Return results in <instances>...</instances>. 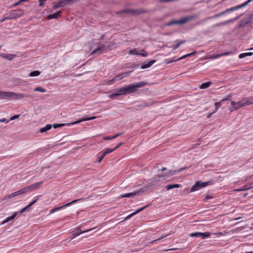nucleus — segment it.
<instances>
[{
    "label": "nucleus",
    "instance_id": "1a4fd4ad",
    "mask_svg": "<svg viewBox=\"0 0 253 253\" xmlns=\"http://www.w3.org/2000/svg\"><path fill=\"white\" fill-rule=\"evenodd\" d=\"M145 10L143 9H125L121 11H119L117 12L118 14H121L123 13H131L133 15L139 14L142 13H144Z\"/></svg>",
    "mask_w": 253,
    "mask_h": 253
},
{
    "label": "nucleus",
    "instance_id": "6e6552de",
    "mask_svg": "<svg viewBox=\"0 0 253 253\" xmlns=\"http://www.w3.org/2000/svg\"><path fill=\"white\" fill-rule=\"evenodd\" d=\"M235 106V110H238L239 108L244 107L246 105H250L253 103V97L250 98H244L242 100L238 101L236 103Z\"/></svg>",
    "mask_w": 253,
    "mask_h": 253
},
{
    "label": "nucleus",
    "instance_id": "69168bd1",
    "mask_svg": "<svg viewBox=\"0 0 253 253\" xmlns=\"http://www.w3.org/2000/svg\"><path fill=\"white\" fill-rule=\"evenodd\" d=\"M21 2V1H19L18 2H16V3H14L13 5H12V6L13 7H14V6H16L17 5H18V4H19Z\"/></svg>",
    "mask_w": 253,
    "mask_h": 253
},
{
    "label": "nucleus",
    "instance_id": "ea45409f",
    "mask_svg": "<svg viewBox=\"0 0 253 253\" xmlns=\"http://www.w3.org/2000/svg\"><path fill=\"white\" fill-rule=\"evenodd\" d=\"M232 97V94H228L227 97H226L225 98H223L222 99H221V101H225L226 100H230L231 99Z\"/></svg>",
    "mask_w": 253,
    "mask_h": 253
},
{
    "label": "nucleus",
    "instance_id": "49530a36",
    "mask_svg": "<svg viewBox=\"0 0 253 253\" xmlns=\"http://www.w3.org/2000/svg\"><path fill=\"white\" fill-rule=\"evenodd\" d=\"M30 207V205H28L27 206H26L25 207H24V208H23L21 210V211H20V213H23L27 209H28V208H29Z\"/></svg>",
    "mask_w": 253,
    "mask_h": 253
},
{
    "label": "nucleus",
    "instance_id": "6ab92c4d",
    "mask_svg": "<svg viewBox=\"0 0 253 253\" xmlns=\"http://www.w3.org/2000/svg\"><path fill=\"white\" fill-rule=\"evenodd\" d=\"M139 193V191H136L133 192L124 194L121 195V198H133L135 195Z\"/></svg>",
    "mask_w": 253,
    "mask_h": 253
},
{
    "label": "nucleus",
    "instance_id": "2f4dec72",
    "mask_svg": "<svg viewBox=\"0 0 253 253\" xmlns=\"http://www.w3.org/2000/svg\"><path fill=\"white\" fill-rule=\"evenodd\" d=\"M211 84V82H208L206 83H204L201 84V85L200 86V89H205L208 87H209Z\"/></svg>",
    "mask_w": 253,
    "mask_h": 253
},
{
    "label": "nucleus",
    "instance_id": "680f3d73",
    "mask_svg": "<svg viewBox=\"0 0 253 253\" xmlns=\"http://www.w3.org/2000/svg\"><path fill=\"white\" fill-rule=\"evenodd\" d=\"M236 103L237 102H235V101H232L231 103V105L234 107V110H235V106L237 104Z\"/></svg>",
    "mask_w": 253,
    "mask_h": 253
},
{
    "label": "nucleus",
    "instance_id": "13d9d810",
    "mask_svg": "<svg viewBox=\"0 0 253 253\" xmlns=\"http://www.w3.org/2000/svg\"><path fill=\"white\" fill-rule=\"evenodd\" d=\"M136 213L135 212L131 213L130 214H129V215H128L126 218V219H129L130 218V217H131L132 216H133V215H135Z\"/></svg>",
    "mask_w": 253,
    "mask_h": 253
},
{
    "label": "nucleus",
    "instance_id": "9d476101",
    "mask_svg": "<svg viewBox=\"0 0 253 253\" xmlns=\"http://www.w3.org/2000/svg\"><path fill=\"white\" fill-rule=\"evenodd\" d=\"M210 235L209 232H194L191 233L190 236L191 237L200 238L202 239H204L209 237Z\"/></svg>",
    "mask_w": 253,
    "mask_h": 253
},
{
    "label": "nucleus",
    "instance_id": "79ce46f5",
    "mask_svg": "<svg viewBox=\"0 0 253 253\" xmlns=\"http://www.w3.org/2000/svg\"><path fill=\"white\" fill-rule=\"evenodd\" d=\"M41 195L38 196L36 199L34 200L32 202H31L29 205H30V207L35 204L39 199V198L41 197Z\"/></svg>",
    "mask_w": 253,
    "mask_h": 253
},
{
    "label": "nucleus",
    "instance_id": "5fc2aeb1",
    "mask_svg": "<svg viewBox=\"0 0 253 253\" xmlns=\"http://www.w3.org/2000/svg\"><path fill=\"white\" fill-rule=\"evenodd\" d=\"M114 139V138H113V136H105L103 138L104 140H112V139Z\"/></svg>",
    "mask_w": 253,
    "mask_h": 253
},
{
    "label": "nucleus",
    "instance_id": "864d4df0",
    "mask_svg": "<svg viewBox=\"0 0 253 253\" xmlns=\"http://www.w3.org/2000/svg\"><path fill=\"white\" fill-rule=\"evenodd\" d=\"M212 198V196L207 195L205 196L204 201H207V200L211 199Z\"/></svg>",
    "mask_w": 253,
    "mask_h": 253
},
{
    "label": "nucleus",
    "instance_id": "0e129e2a",
    "mask_svg": "<svg viewBox=\"0 0 253 253\" xmlns=\"http://www.w3.org/2000/svg\"><path fill=\"white\" fill-rule=\"evenodd\" d=\"M187 57H188V54H187L184 55V56H182L181 57L179 58L178 60H181V59H184Z\"/></svg>",
    "mask_w": 253,
    "mask_h": 253
},
{
    "label": "nucleus",
    "instance_id": "de8ad7c7",
    "mask_svg": "<svg viewBox=\"0 0 253 253\" xmlns=\"http://www.w3.org/2000/svg\"><path fill=\"white\" fill-rule=\"evenodd\" d=\"M229 52H225L223 54H217L215 57L214 58H218L221 56H223V55H229Z\"/></svg>",
    "mask_w": 253,
    "mask_h": 253
},
{
    "label": "nucleus",
    "instance_id": "f704fd0d",
    "mask_svg": "<svg viewBox=\"0 0 253 253\" xmlns=\"http://www.w3.org/2000/svg\"><path fill=\"white\" fill-rule=\"evenodd\" d=\"M223 101H221V100L219 102H216L214 103V106H215V110L213 111V113H215L218 109L221 106L222 104L221 103Z\"/></svg>",
    "mask_w": 253,
    "mask_h": 253
},
{
    "label": "nucleus",
    "instance_id": "c9c22d12",
    "mask_svg": "<svg viewBox=\"0 0 253 253\" xmlns=\"http://www.w3.org/2000/svg\"><path fill=\"white\" fill-rule=\"evenodd\" d=\"M123 95L121 92H119L118 91V92L117 93H114L111 94L109 95V98H114L117 96H119V95Z\"/></svg>",
    "mask_w": 253,
    "mask_h": 253
},
{
    "label": "nucleus",
    "instance_id": "cd10ccee",
    "mask_svg": "<svg viewBox=\"0 0 253 253\" xmlns=\"http://www.w3.org/2000/svg\"><path fill=\"white\" fill-rule=\"evenodd\" d=\"M8 92L7 91H2L0 90V99L8 100Z\"/></svg>",
    "mask_w": 253,
    "mask_h": 253
},
{
    "label": "nucleus",
    "instance_id": "aec40b11",
    "mask_svg": "<svg viewBox=\"0 0 253 253\" xmlns=\"http://www.w3.org/2000/svg\"><path fill=\"white\" fill-rule=\"evenodd\" d=\"M242 15V14H240V15L237 16L236 18H235L234 19H230V20H227L226 21H224V22H221L219 23H217L216 24L215 26H220L225 25L230 22H233L234 21L237 20Z\"/></svg>",
    "mask_w": 253,
    "mask_h": 253
},
{
    "label": "nucleus",
    "instance_id": "e2e57ef3",
    "mask_svg": "<svg viewBox=\"0 0 253 253\" xmlns=\"http://www.w3.org/2000/svg\"><path fill=\"white\" fill-rule=\"evenodd\" d=\"M245 53V55H246V56H251L253 54V52H246V53Z\"/></svg>",
    "mask_w": 253,
    "mask_h": 253
},
{
    "label": "nucleus",
    "instance_id": "7c9ffc66",
    "mask_svg": "<svg viewBox=\"0 0 253 253\" xmlns=\"http://www.w3.org/2000/svg\"><path fill=\"white\" fill-rule=\"evenodd\" d=\"M186 42L185 40H181L177 42V43L172 46L173 50L177 49L182 44Z\"/></svg>",
    "mask_w": 253,
    "mask_h": 253
},
{
    "label": "nucleus",
    "instance_id": "a19ab883",
    "mask_svg": "<svg viewBox=\"0 0 253 253\" xmlns=\"http://www.w3.org/2000/svg\"><path fill=\"white\" fill-rule=\"evenodd\" d=\"M223 15V12L222 11V12H220V13H217V14H216L214 15V16H213L212 17H209V18H208V19H211V18H217V17H219V16H222V15Z\"/></svg>",
    "mask_w": 253,
    "mask_h": 253
},
{
    "label": "nucleus",
    "instance_id": "4d7b16f0",
    "mask_svg": "<svg viewBox=\"0 0 253 253\" xmlns=\"http://www.w3.org/2000/svg\"><path fill=\"white\" fill-rule=\"evenodd\" d=\"M136 213L135 212L131 213L130 214H129V215H128L126 218V219H129L130 218V217H131L132 216H133V215H135Z\"/></svg>",
    "mask_w": 253,
    "mask_h": 253
},
{
    "label": "nucleus",
    "instance_id": "a18cd8bd",
    "mask_svg": "<svg viewBox=\"0 0 253 253\" xmlns=\"http://www.w3.org/2000/svg\"><path fill=\"white\" fill-rule=\"evenodd\" d=\"M167 236H168L167 235H165V236H163L161 237L160 238L157 239H156V240H154V241H152V242H151V243H152V244H154V243H156V242H157L158 241H159V240H161V239H163L164 238H165V237H167Z\"/></svg>",
    "mask_w": 253,
    "mask_h": 253
},
{
    "label": "nucleus",
    "instance_id": "338daca9",
    "mask_svg": "<svg viewBox=\"0 0 253 253\" xmlns=\"http://www.w3.org/2000/svg\"><path fill=\"white\" fill-rule=\"evenodd\" d=\"M214 113L213 112L212 113H210L207 115V118H210L212 114H213Z\"/></svg>",
    "mask_w": 253,
    "mask_h": 253
},
{
    "label": "nucleus",
    "instance_id": "412c9836",
    "mask_svg": "<svg viewBox=\"0 0 253 253\" xmlns=\"http://www.w3.org/2000/svg\"><path fill=\"white\" fill-rule=\"evenodd\" d=\"M22 194H23L22 192L21 191V189H20L17 191H16V192H13L9 195L6 196L5 198L6 199H10V198H13L14 197H16V196H19L20 195H22Z\"/></svg>",
    "mask_w": 253,
    "mask_h": 253
},
{
    "label": "nucleus",
    "instance_id": "72a5a7b5",
    "mask_svg": "<svg viewBox=\"0 0 253 253\" xmlns=\"http://www.w3.org/2000/svg\"><path fill=\"white\" fill-rule=\"evenodd\" d=\"M252 187H253V184H250V186H248V185H246V186H245L244 188H243V189H236L235 191H237V192H240V191H241L249 190V189H251Z\"/></svg>",
    "mask_w": 253,
    "mask_h": 253
},
{
    "label": "nucleus",
    "instance_id": "a878e982",
    "mask_svg": "<svg viewBox=\"0 0 253 253\" xmlns=\"http://www.w3.org/2000/svg\"><path fill=\"white\" fill-rule=\"evenodd\" d=\"M180 187H181V185L180 184H169V185L166 186L165 188L167 190H169L173 188H179Z\"/></svg>",
    "mask_w": 253,
    "mask_h": 253
},
{
    "label": "nucleus",
    "instance_id": "393cba45",
    "mask_svg": "<svg viewBox=\"0 0 253 253\" xmlns=\"http://www.w3.org/2000/svg\"><path fill=\"white\" fill-rule=\"evenodd\" d=\"M238 9H239V8L238 6L237 5V6L228 8V9L223 11L222 12H223V15H224V14H225L227 13H229L231 12H233V11H234L238 10Z\"/></svg>",
    "mask_w": 253,
    "mask_h": 253
},
{
    "label": "nucleus",
    "instance_id": "5701e85b",
    "mask_svg": "<svg viewBox=\"0 0 253 253\" xmlns=\"http://www.w3.org/2000/svg\"><path fill=\"white\" fill-rule=\"evenodd\" d=\"M16 215H17L16 212L14 213L11 216L7 217L5 220H4L3 221H2L1 222V223L0 224V225H3L6 223L8 222L9 221L13 220L14 219V218L16 217Z\"/></svg>",
    "mask_w": 253,
    "mask_h": 253
},
{
    "label": "nucleus",
    "instance_id": "4be33fe9",
    "mask_svg": "<svg viewBox=\"0 0 253 253\" xmlns=\"http://www.w3.org/2000/svg\"><path fill=\"white\" fill-rule=\"evenodd\" d=\"M61 13V11L59 10L56 13L48 15L47 18L48 19H57L60 16Z\"/></svg>",
    "mask_w": 253,
    "mask_h": 253
},
{
    "label": "nucleus",
    "instance_id": "39448f33",
    "mask_svg": "<svg viewBox=\"0 0 253 253\" xmlns=\"http://www.w3.org/2000/svg\"><path fill=\"white\" fill-rule=\"evenodd\" d=\"M211 184H212V182L211 181L202 182L200 181H197L195 182V184L191 187L190 192H193L198 191Z\"/></svg>",
    "mask_w": 253,
    "mask_h": 253
},
{
    "label": "nucleus",
    "instance_id": "3c124183",
    "mask_svg": "<svg viewBox=\"0 0 253 253\" xmlns=\"http://www.w3.org/2000/svg\"><path fill=\"white\" fill-rule=\"evenodd\" d=\"M147 206H144L143 207L140 208L139 209H138L136 211H135V213L136 214V213L141 211H142L144 210L146 207H147Z\"/></svg>",
    "mask_w": 253,
    "mask_h": 253
},
{
    "label": "nucleus",
    "instance_id": "f03ea898",
    "mask_svg": "<svg viewBox=\"0 0 253 253\" xmlns=\"http://www.w3.org/2000/svg\"><path fill=\"white\" fill-rule=\"evenodd\" d=\"M8 100H22L24 98H32L34 97V94H25L23 93H17L15 92H8Z\"/></svg>",
    "mask_w": 253,
    "mask_h": 253
},
{
    "label": "nucleus",
    "instance_id": "b1692460",
    "mask_svg": "<svg viewBox=\"0 0 253 253\" xmlns=\"http://www.w3.org/2000/svg\"><path fill=\"white\" fill-rule=\"evenodd\" d=\"M1 56L3 58L11 61L17 56L15 54L2 53Z\"/></svg>",
    "mask_w": 253,
    "mask_h": 253
},
{
    "label": "nucleus",
    "instance_id": "c03bdc74",
    "mask_svg": "<svg viewBox=\"0 0 253 253\" xmlns=\"http://www.w3.org/2000/svg\"><path fill=\"white\" fill-rule=\"evenodd\" d=\"M141 51L143 52V53H140L139 55H141L142 57H147L148 55V53L145 51L144 49H142Z\"/></svg>",
    "mask_w": 253,
    "mask_h": 253
},
{
    "label": "nucleus",
    "instance_id": "774afa93",
    "mask_svg": "<svg viewBox=\"0 0 253 253\" xmlns=\"http://www.w3.org/2000/svg\"><path fill=\"white\" fill-rule=\"evenodd\" d=\"M55 211V210L54 209V208L51 209L50 211V213H54Z\"/></svg>",
    "mask_w": 253,
    "mask_h": 253
},
{
    "label": "nucleus",
    "instance_id": "7ed1b4c3",
    "mask_svg": "<svg viewBox=\"0 0 253 253\" xmlns=\"http://www.w3.org/2000/svg\"><path fill=\"white\" fill-rule=\"evenodd\" d=\"M96 118L97 117L96 116H93V117H88V118H82L79 119L78 121H75V122H71V123H67V124H54L52 126L54 128H57L59 127H61V126H69L70 125H74L75 124H79L82 122H84V121H87L94 120V119H96Z\"/></svg>",
    "mask_w": 253,
    "mask_h": 253
},
{
    "label": "nucleus",
    "instance_id": "dca6fc26",
    "mask_svg": "<svg viewBox=\"0 0 253 253\" xmlns=\"http://www.w3.org/2000/svg\"><path fill=\"white\" fill-rule=\"evenodd\" d=\"M253 20V14H251L246 19H244L241 21L240 26L243 27L246 25L250 23L252 20Z\"/></svg>",
    "mask_w": 253,
    "mask_h": 253
},
{
    "label": "nucleus",
    "instance_id": "4c0bfd02",
    "mask_svg": "<svg viewBox=\"0 0 253 253\" xmlns=\"http://www.w3.org/2000/svg\"><path fill=\"white\" fill-rule=\"evenodd\" d=\"M41 72L39 71L36 70L32 71L30 73V77H36L40 75Z\"/></svg>",
    "mask_w": 253,
    "mask_h": 253
},
{
    "label": "nucleus",
    "instance_id": "bf43d9fd",
    "mask_svg": "<svg viewBox=\"0 0 253 253\" xmlns=\"http://www.w3.org/2000/svg\"><path fill=\"white\" fill-rule=\"evenodd\" d=\"M123 133V132L117 133L115 135H114V136H113V138H114V139H115L117 137L121 136Z\"/></svg>",
    "mask_w": 253,
    "mask_h": 253
},
{
    "label": "nucleus",
    "instance_id": "a211bd4d",
    "mask_svg": "<svg viewBox=\"0 0 253 253\" xmlns=\"http://www.w3.org/2000/svg\"><path fill=\"white\" fill-rule=\"evenodd\" d=\"M155 62L156 60H151L148 62H145L141 65V68L142 69L148 68L151 67Z\"/></svg>",
    "mask_w": 253,
    "mask_h": 253
},
{
    "label": "nucleus",
    "instance_id": "603ef678",
    "mask_svg": "<svg viewBox=\"0 0 253 253\" xmlns=\"http://www.w3.org/2000/svg\"><path fill=\"white\" fill-rule=\"evenodd\" d=\"M19 117V115H15L13 116L12 117H11L10 118L9 121L14 120H15L16 119H18Z\"/></svg>",
    "mask_w": 253,
    "mask_h": 253
},
{
    "label": "nucleus",
    "instance_id": "6e6d98bb",
    "mask_svg": "<svg viewBox=\"0 0 253 253\" xmlns=\"http://www.w3.org/2000/svg\"><path fill=\"white\" fill-rule=\"evenodd\" d=\"M9 122V121L7 120L5 118L0 119V123L6 122V123H8Z\"/></svg>",
    "mask_w": 253,
    "mask_h": 253
},
{
    "label": "nucleus",
    "instance_id": "4468645a",
    "mask_svg": "<svg viewBox=\"0 0 253 253\" xmlns=\"http://www.w3.org/2000/svg\"><path fill=\"white\" fill-rule=\"evenodd\" d=\"M92 229V228L86 230L85 231H82L81 229L80 228H78L77 229L74 230L72 232V239L76 237L77 236H79L80 234L83 233L85 232H88L89 231H91Z\"/></svg>",
    "mask_w": 253,
    "mask_h": 253
},
{
    "label": "nucleus",
    "instance_id": "0eeeda50",
    "mask_svg": "<svg viewBox=\"0 0 253 253\" xmlns=\"http://www.w3.org/2000/svg\"><path fill=\"white\" fill-rule=\"evenodd\" d=\"M109 49H110L109 45H106L100 42L98 46L92 51L91 54H93L97 53L99 54L103 52H105Z\"/></svg>",
    "mask_w": 253,
    "mask_h": 253
},
{
    "label": "nucleus",
    "instance_id": "8fccbe9b",
    "mask_svg": "<svg viewBox=\"0 0 253 253\" xmlns=\"http://www.w3.org/2000/svg\"><path fill=\"white\" fill-rule=\"evenodd\" d=\"M147 206H144L143 207L140 208L139 209H138L136 211H135V213L136 214V213L141 211H142L144 210L146 207H147Z\"/></svg>",
    "mask_w": 253,
    "mask_h": 253
},
{
    "label": "nucleus",
    "instance_id": "20e7f679",
    "mask_svg": "<svg viewBox=\"0 0 253 253\" xmlns=\"http://www.w3.org/2000/svg\"><path fill=\"white\" fill-rule=\"evenodd\" d=\"M194 18H195L194 16L191 15V16H188L187 17H183L181 19L178 20H171V21H169V22L166 23L165 25L166 26H170L173 25L174 24L183 25V24L186 23L188 21L192 20Z\"/></svg>",
    "mask_w": 253,
    "mask_h": 253
},
{
    "label": "nucleus",
    "instance_id": "e433bc0d",
    "mask_svg": "<svg viewBox=\"0 0 253 253\" xmlns=\"http://www.w3.org/2000/svg\"><path fill=\"white\" fill-rule=\"evenodd\" d=\"M129 53L132 55H139L140 54V51L137 50L136 49H132L129 51Z\"/></svg>",
    "mask_w": 253,
    "mask_h": 253
},
{
    "label": "nucleus",
    "instance_id": "c85d7f7f",
    "mask_svg": "<svg viewBox=\"0 0 253 253\" xmlns=\"http://www.w3.org/2000/svg\"><path fill=\"white\" fill-rule=\"evenodd\" d=\"M153 104V102H149L148 103L142 102L139 105H136L137 108H141V107H149Z\"/></svg>",
    "mask_w": 253,
    "mask_h": 253
},
{
    "label": "nucleus",
    "instance_id": "f257e3e1",
    "mask_svg": "<svg viewBox=\"0 0 253 253\" xmlns=\"http://www.w3.org/2000/svg\"><path fill=\"white\" fill-rule=\"evenodd\" d=\"M146 82L142 81L136 83L134 84H130L120 88L118 89L119 92H121L123 95L127 94L133 92H135L137 90L138 88L142 87L147 84Z\"/></svg>",
    "mask_w": 253,
    "mask_h": 253
},
{
    "label": "nucleus",
    "instance_id": "37998d69",
    "mask_svg": "<svg viewBox=\"0 0 253 253\" xmlns=\"http://www.w3.org/2000/svg\"><path fill=\"white\" fill-rule=\"evenodd\" d=\"M13 19V17H11V14L9 13V15L8 16L5 17V18L1 19L0 20V22H3L6 20H10V19Z\"/></svg>",
    "mask_w": 253,
    "mask_h": 253
},
{
    "label": "nucleus",
    "instance_id": "423d86ee",
    "mask_svg": "<svg viewBox=\"0 0 253 253\" xmlns=\"http://www.w3.org/2000/svg\"><path fill=\"white\" fill-rule=\"evenodd\" d=\"M131 71L124 72L122 74H120L119 75H116L114 78L108 81V84H114L115 82L120 81L121 79L125 78L126 77H128Z\"/></svg>",
    "mask_w": 253,
    "mask_h": 253
},
{
    "label": "nucleus",
    "instance_id": "052dcab7",
    "mask_svg": "<svg viewBox=\"0 0 253 253\" xmlns=\"http://www.w3.org/2000/svg\"><path fill=\"white\" fill-rule=\"evenodd\" d=\"M246 57L245 53H242L239 55L240 58H243Z\"/></svg>",
    "mask_w": 253,
    "mask_h": 253
},
{
    "label": "nucleus",
    "instance_id": "f3484780",
    "mask_svg": "<svg viewBox=\"0 0 253 253\" xmlns=\"http://www.w3.org/2000/svg\"><path fill=\"white\" fill-rule=\"evenodd\" d=\"M83 200V199H82V198L80 199L75 200L72 201L71 202L68 203H67V204H65V205L62 206L61 207L54 208V209L55 210V211H59L60 210L63 209L64 208H65V207H68V206L71 205L72 204H74V203H75L77 202L78 201H82Z\"/></svg>",
    "mask_w": 253,
    "mask_h": 253
},
{
    "label": "nucleus",
    "instance_id": "f8f14e48",
    "mask_svg": "<svg viewBox=\"0 0 253 253\" xmlns=\"http://www.w3.org/2000/svg\"><path fill=\"white\" fill-rule=\"evenodd\" d=\"M112 152V150H111L110 148H106L102 151H101L99 153V156L98 158V162L100 163L101 162V161L103 159L104 157L108 154H109L110 153Z\"/></svg>",
    "mask_w": 253,
    "mask_h": 253
},
{
    "label": "nucleus",
    "instance_id": "09e8293b",
    "mask_svg": "<svg viewBox=\"0 0 253 253\" xmlns=\"http://www.w3.org/2000/svg\"><path fill=\"white\" fill-rule=\"evenodd\" d=\"M123 144V143L122 142H121L120 143H119L116 146V147H115L114 149H111V150H112V152L114 151L115 150H116V149H117L118 148H119L121 146H122Z\"/></svg>",
    "mask_w": 253,
    "mask_h": 253
},
{
    "label": "nucleus",
    "instance_id": "bb28decb",
    "mask_svg": "<svg viewBox=\"0 0 253 253\" xmlns=\"http://www.w3.org/2000/svg\"><path fill=\"white\" fill-rule=\"evenodd\" d=\"M42 183V182H36L35 183H33L31 185H30L31 188L32 189V191H34L38 188L40 187V185Z\"/></svg>",
    "mask_w": 253,
    "mask_h": 253
},
{
    "label": "nucleus",
    "instance_id": "58836bf2",
    "mask_svg": "<svg viewBox=\"0 0 253 253\" xmlns=\"http://www.w3.org/2000/svg\"><path fill=\"white\" fill-rule=\"evenodd\" d=\"M34 91H39L41 92H45V89L41 87H37L34 89Z\"/></svg>",
    "mask_w": 253,
    "mask_h": 253
},
{
    "label": "nucleus",
    "instance_id": "ddd939ff",
    "mask_svg": "<svg viewBox=\"0 0 253 253\" xmlns=\"http://www.w3.org/2000/svg\"><path fill=\"white\" fill-rule=\"evenodd\" d=\"M72 0H61L53 6L55 9L65 6L67 4V2H71Z\"/></svg>",
    "mask_w": 253,
    "mask_h": 253
},
{
    "label": "nucleus",
    "instance_id": "c756f323",
    "mask_svg": "<svg viewBox=\"0 0 253 253\" xmlns=\"http://www.w3.org/2000/svg\"><path fill=\"white\" fill-rule=\"evenodd\" d=\"M52 127V126L50 124H47L44 127L41 128L40 129V131L41 133L44 132L49 129H50Z\"/></svg>",
    "mask_w": 253,
    "mask_h": 253
},
{
    "label": "nucleus",
    "instance_id": "9b49d317",
    "mask_svg": "<svg viewBox=\"0 0 253 253\" xmlns=\"http://www.w3.org/2000/svg\"><path fill=\"white\" fill-rule=\"evenodd\" d=\"M11 17L13 19H16L22 16L24 14V10L20 9L12 10L10 12Z\"/></svg>",
    "mask_w": 253,
    "mask_h": 253
},
{
    "label": "nucleus",
    "instance_id": "2eb2a0df",
    "mask_svg": "<svg viewBox=\"0 0 253 253\" xmlns=\"http://www.w3.org/2000/svg\"><path fill=\"white\" fill-rule=\"evenodd\" d=\"M185 169V168H183V169H177V170H169L168 171L167 174H166L163 175H159V176L163 177V176H169L177 174L178 172H181V171H182L183 170H184Z\"/></svg>",
    "mask_w": 253,
    "mask_h": 253
},
{
    "label": "nucleus",
    "instance_id": "473e14b6",
    "mask_svg": "<svg viewBox=\"0 0 253 253\" xmlns=\"http://www.w3.org/2000/svg\"><path fill=\"white\" fill-rule=\"evenodd\" d=\"M21 189L23 194H25L28 192L32 191V189L31 188L30 185H29V186L25 187L23 188H22Z\"/></svg>",
    "mask_w": 253,
    "mask_h": 253
}]
</instances>
